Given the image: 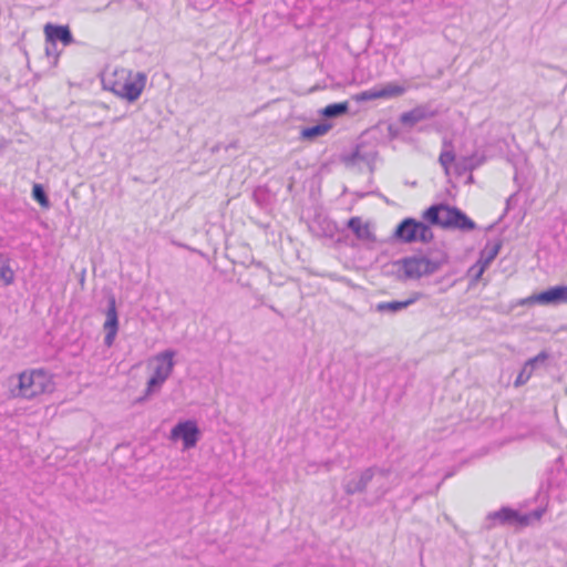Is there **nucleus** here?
Listing matches in <instances>:
<instances>
[{"mask_svg":"<svg viewBox=\"0 0 567 567\" xmlns=\"http://www.w3.org/2000/svg\"><path fill=\"white\" fill-rule=\"evenodd\" d=\"M543 514H544V509H536V511L532 512L530 514H528L529 515V520L532 518L539 519Z\"/></svg>","mask_w":567,"mask_h":567,"instance_id":"nucleus-32","label":"nucleus"},{"mask_svg":"<svg viewBox=\"0 0 567 567\" xmlns=\"http://www.w3.org/2000/svg\"><path fill=\"white\" fill-rule=\"evenodd\" d=\"M254 265L258 268L267 269L261 261L254 262Z\"/></svg>","mask_w":567,"mask_h":567,"instance_id":"nucleus-34","label":"nucleus"},{"mask_svg":"<svg viewBox=\"0 0 567 567\" xmlns=\"http://www.w3.org/2000/svg\"><path fill=\"white\" fill-rule=\"evenodd\" d=\"M455 153L452 150L441 152L439 163L443 167L445 175H450L451 165L455 164Z\"/></svg>","mask_w":567,"mask_h":567,"instance_id":"nucleus-24","label":"nucleus"},{"mask_svg":"<svg viewBox=\"0 0 567 567\" xmlns=\"http://www.w3.org/2000/svg\"><path fill=\"white\" fill-rule=\"evenodd\" d=\"M106 320L103 324L105 331L104 343L111 347L114 343L116 333L118 331V317L116 310V300L113 295L107 298V308L105 311Z\"/></svg>","mask_w":567,"mask_h":567,"instance_id":"nucleus-6","label":"nucleus"},{"mask_svg":"<svg viewBox=\"0 0 567 567\" xmlns=\"http://www.w3.org/2000/svg\"><path fill=\"white\" fill-rule=\"evenodd\" d=\"M163 383H164L163 381H161L152 375L150 378V380L147 381V386L144 391V394L142 396L137 398L135 400V403L136 404L144 403L148 399V396H151L153 393L157 392L161 389Z\"/></svg>","mask_w":567,"mask_h":567,"instance_id":"nucleus-21","label":"nucleus"},{"mask_svg":"<svg viewBox=\"0 0 567 567\" xmlns=\"http://www.w3.org/2000/svg\"><path fill=\"white\" fill-rule=\"evenodd\" d=\"M375 474V466L368 467L362 472L355 474L352 478L343 483V489L347 495H354L365 492L369 483Z\"/></svg>","mask_w":567,"mask_h":567,"instance_id":"nucleus-10","label":"nucleus"},{"mask_svg":"<svg viewBox=\"0 0 567 567\" xmlns=\"http://www.w3.org/2000/svg\"><path fill=\"white\" fill-rule=\"evenodd\" d=\"M503 240L496 239V240H488L485 245V247L480 252L478 262L484 265L485 267H488L492 261L496 258L499 250L502 249Z\"/></svg>","mask_w":567,"mask_h":567,"instance_id":"nucleus-17","label":"nucleus"},{"mask_svg":"<svg viewBox=\"0 0 567 567\" xmlns=\"http://www.w3.org/2000/svg\"><path fill=\"white\" fill-rule=\"evenodd\" d=\"M45 54L48 58H53V64H56L60 52L55 42H45Z\"/></svg>","mask_w":567,"mask_h":567,"instance_id":"nucleus-31","label":"nucleus"},{"mask_svg":"<svg viewBox=\"0 0 567 567\" xmlns=\"http://www.w3.org/2000/svg\"><path fill=\"white\" fill-rule=\"evenodd\" d=\"M333 228H336V226H332L331 228L329 227V236H332Z\"/></svg>","mask_w":567,"mask_h":567,"instance_id":"nucleus-37","label":"nucleus"},{"mask_svg":"<svg viewBox=\"0 0 567 567\" xmlns=\"http://www.w3.org/2000/svg\"><path fill=\"white\" fill-rule=\"evenodd\" d=\"M32 197L42 208H49L51 206L50 199L45 193L44 187L41 184H34L32 187Z\"/></svg>","mask_w":567,"mask_h":567,"instance_id":"nucleus-23","label":"nucleus"},{"mask_svg":"<svg viewBox=\"0 0 567 567\" xmlns=\"http://www.w3.org/2000/svg\"><path fill=\"white\" fill-rule=\"evenodd\" d=\"M485 155L478 153H473L470 156H463L455 162L454 173L457 176H462L467 172L472 173L474 169L480 167L485 162Z\"/></svg>","mask_w":567,"mask_h":567,"instance_id":"nucleus-13","label":"nucleus"},{"mask_svg":"<svg viewBox=\"0 0 567 567\" xmlns=\"http://www.w3.org/2000/svg\"><path fill=\"white\" fill-rule=\"evenodd\" d=\"M526 302H537L540 305H567V286H554L539 293H536Z\"/></svg>","mask_w":567,"mask_h":567,"instance_id":"nucleus-8","label":"nucleus"},{"mask_svg":"<svg viewBox=\"0 0 567 567\" xmlns=\"http://www.w3.org/2000/svg\"><path fill=\"white\" fill-rule=\"evenodd\" d=\"M349 112V103L347 101L332 103L319 111L320 115L326 118H336Z\"/></svg>","mask_w":567,"mask_h":567,"instance_id":"nucleus-19","label":"nucleus"},{"mask_svg":"<svg viewBox=\"0 0 567 567\" xmlns=\"http://www.w3.org/2000/svg\"><path fill=\"white\" fill-rule=\"evenodd\" d=\"M447 256L444 252L440 257L429 258L427 256H409L398 260L404 277L408 279H420L423 276H430L436 272L445 262Z\"/></svg>","mask_w":567,"mask_h":567,"instance_id":"nucleus-2","label":"nucleus"},{"mask_svg":"<svg viewBox=\"0 0 567 567\" xmlns=\"http://www.w3.org/2000/svg\"><path fill=\"white\" fill-rule=\"evenodd\" d=\"M486 519L498 522L503 525L526 526L529 524V515H522L518 511L509 507H502L499 511L489 513Z\"/></svg>","mask_w":567,"mask_h":567,"instance_id":"nucleus-9","label":"nucleus"},{"mask_svg":"<svg viewBox=\"0 0 567 567\" xmlns=\"http://www.w3.org/2000/svg\"><path fill=\"white\" fill-rule=\"evenodd\" d=\"M439 114L437 110L433 109L431 104H420L409 112L400 115V123L406 127H413L415 124L435 117Z\"/></svg>","mask_w":567,"mask_h":567,"instance_id":"nucleus-7","label":"nucleus"},{"mask_svg":"<svg viewBox=\"0 0 567 567\" xmlns=\"http://www.w3.org/2000/svg\"><path fill=\"white\" fill-rule=\"evenodd\" d=\"M421 297L420 292H414L413 296L404 301L393 300V301H385V302H379L375 307L377 311L379 312H391L396 313L409 306L413 305L419 298Z\"/></svg>","mask_w":567,"mask_h":567,"instance_id":"nucleus-16","label":"nucleus"},{"mask_svg":"<svg viewBox=\"0 0 567 567\" xmlns=\"http://www.w3.org/2000/svg\"><path fill=\"white\" fill-rule=\"evenodd\" d=\"M417 225L419 220H416L415 218H404L396 225L392 238L403 244H411L417 241Z\"/></svg>","mask_w":567,"mask_h":567,"instance_id":"nucleus-11","label":"nucleus"},{"mask_svg":"<svg viewBox=\"0 0 567 567\" xmlns=\"http://www.w3.org/2000/svg\"><path fill=\"white\" fill-rule=\"evenodd\" d=\"M332 128L329 122H321L313 126L303 127L300 131V140L312 142L319 136L326 135Z\"/></svg>","mask_w":567,"mask_h":567,"instance_id":"nucleus-18","label":"nucleus"},{"mask_svg":"<svg viewBox=\"0 0 567 567\" xmlns=\"http://www.w3.org/2000/svg\"><path fill=\"white\" fill-rule=\"evenodd\" d=\"M422 218L426 223L419 221L417 241L424 244L431 243L434 239L431 226L462 231H471L476 228V224L463 210L445 203L431 205L422 213Z\"/></svg>","mask_w":567,"mask_h":567,"instance_id":"nucleus-1","label":"nucleus"},{"mask_svg":"<svg viewBox=\"0 0 567 567\" xmlns=\"http://www.w3.org/2000/svg\"><path fill=\"white\" fill-rule=\"evenodd\" d=\"M54 383L43 369L22 372L19 375V394L25 399H32L42 393L52 392Z\"/></svg>","mask_w":567,"mask_h":567,"instance_id":"nucleus-3","label":"nucleus"},{"mask_svg":"<svg viewBox=\"0 0 567 567\" xmlns=\"http://www.w3.org/2000/svg\"><path fill=\"white\" fill-rule=\"evenodd\" d=\"M342 162L347 166H351V165L357 164L358 162H368V156H367V154H362L360 152V147L357 146L352 153L342 156Z\"/></svg>","mask_w":567,"mask_h":567,"instance_id":"nucleus-25","label":"nucleus"},{"mask_svg":"<svg viewBox=\"0 0 567 567\" xmlns=\"http://www.w3.org/2000/svg\"><path fill=\"white\" fill-rule=\"evenodd\" d=\"M199 436V427L197 423L192 420L178 422L171 431V439L182 440L185 450L194 447Z\"/></svg>","mask_w":567,"mask_h":567,"instance_id":"nucleus-5","label":"nucleus"},{"mask_svg":"<svg viewBox=\"0 0 567 567\" xmlns=\"http://www.w3.org/2000/svg\"><path fill=\"white\" fill-rule=\"evenodd\" d=\"M548 353L546 351L539 352L534 358L528 359L525 362L526 367H529V369L534 372V370L542 363H544L548 359Z\"/></svg>","mask_w":567,"mask_h":567,"instance_id":"nucleus-29","label":"nucleus"},{"mask_svg":"<svg viewBox=\"0 0 567 567\" xmlns=\"http://www.w3.org/2000/svg\"><path fill=\"white\" fill-rule=\"evenodd\" d=\"M45 42L59 41L64 45H69L74 42L72 32L68 25L53 24L51 22L44 25Z\"/></svg>","mask_w":567,"mask_h":567,"instance_id":"nucleus-12","label":"nucleus"},{"mask_svg":"<svg viewBox=\"0 0 567 567\" xmlns=\"http://www.w3.org/2000/svg\"><path fill=\"white\" fill-rule=\"evenodd\" d=\"M357 102H367L371 100L381 99L380 89L373 87L371 90L362 91L353 96Z\"/></svg>","mask_w":567,"mask_h":567,"instance_id":"nucleus-26","label":"nucleus"},{"mask_svg":"<svg viewBox=\"0 0 567 567\" xmlns=\"http://www.w3.org/2000/svg\"><path fill=\"white\" fill-rule=\"evenodd\" d=\"M347 227L354 234L357 239L368 243H375L377 237L374 233L370 229V225L362 224L361 217H351L348 223Z\"/></svg>","mask_w":567,"mask_h":567,"instance_id":"nucleus-15","label":"nucleus"},{"mask_svg":"<svg viewBox=\"0 0 567 567\" xmlns=\"http://www.w3.org/2000/svg\"><path fill=\"white\" fill-rule=\"evenodd\" d=\"M486 528L487 529L492 528V524L486 525Z\"/></svg>","mask_w":567,"mask_h":567,"instance_id":"nucleus-39","label":"nucleus"},{"mask_svg":"<svg viewBox=\"0 0 567 567\" xmlns=\"http://www.w3.org/2000/svg\"><path fill=\"white\" fill-rule=\"evenodd\" d=\"M474 183V177L472 174L468 175L467 179H466V184H472Z\"/></svg>","mask_w":567,"mask_h":567,"instance_id":"nucleus-35","label":"nucleus"},{"mask_svg":"<svg viewBox=\"0 0 567 567\" xmlns=\"http://www.w3.org/2000/svg\"><path fill=\"white\" fill-rule=\"evenodd\" d=\"M379 473L381 474L382 476H388L390 471L389 470H385V468H379V467H375V473Z\"/></svg>","mask_w":567,"mask_h":567,"instance_id":"nucleus-33","label":"nucleus"},{"mask_svg":"<svg viewBox=\"0 0 567 567\" xmlns=\"http://www.w3.org/2000/svg\"><path fill=\"white\" fill-rule=\"evenodd\" d=\"M406 92V86L389 82L380 87L381 99H392L403 95Z\"/></svg>","mask_w":567,"mask_h":567,"instance_id":"nucleus-20","label":"nucleus"},{"mask_svg":"<svg viewBox=\"0 0 567 567\" xmlns=\"http://www.w3.org/2000/svg\"><path fill=\"white\" fill-rule=\"evenodd\" d=\"M532 374H533V371L529 369V367H526L524 364L523 369L520 370L519 374L517 375V378L514 382V385L520 386V385L525 384L529 380Z\"/></svg>","mask_w":567,"mask_h":567,"instance_id":"nucleus-30","label":"nucleus"},{"mask_svg":"<svg viewBox=\"0 0 567 567\" xmlns=\"http://www.w3.org/2000/svg\"><path fill=\"white\" fill-rule=\"evenodd\" d=\"M146 74L144 72H137L135 73V75L132 78V74L130 73L128 78L125 80V82L123 83H115L113 86H112V91L123 97V99H126L128 102H134L136 101L144 87H145V84H146Z\"/></svg>","mask_w":567,"mask_h":567,"instance_id":"nucleus-4","label":"nucleus"},{"mask_svg":"<svg viewBox=\"0 0 567 567\" xmlns=\"http://www.w3.org/2000/svg\"><path fill=\"white\" fill-rule=\"evenodd\" d=\"M269 308L271 309V311H274L276 313H280L274 306H269Z\"/></svg>","mask_w":567,"mask_h":567,"instance_id":"nucleus-36","label":"nucleus"},{"mask_svg":"<svg viewBox=\"0 0 567 567\" xmlns=\"http://www.w3.org/2000/svg\"><path fill=\"white\" fill-rule=\"evenodd\" d=\"M487 267H485L484 265H482L481 262L476 261V264H474L470 269H468V276L471 277V284H476L481 278H482V275L484 274L485 269Z\"/></svg>","mask_w":567,"mask_h":567,"instance_id":"nucleus-28","label":"nucleus"},{"mask_svg":"<svg viewBox=\"0 0 567 567\" xmlns=\"http://www.w3.org/2000/svg\"><path fill=\"white\" fill-rule=\"evenodd\" d=\"M271 194L266 186H258L252 192V199L259 207H266L270 203Z\"/></svg>","mask_w":567,"mask_h":567,"instance_id":"nucleus-22","label":"nucleus"},{"mask_svg":"<svg viewBox=\"0 0 567 567\" xmlns=\"http://www.w3.org/2000/svg\"><path fill=\"white\" fill-rule=\"evenodd\" d=\"M173 357H174V351H172V350H165L164 352H161L156 357V360L159 361L161 363L156 367V369L153 373L154 378H156L163 382H165L169 378V375L173 372V368H174Z\"/></svg>","mask_w":567,"mask_h":567,"instance_id":"nucleus-14","label":"nucleus"},{"mask_svg":"<svg viewBox=\"0 0 567 567\" xmlns=\"http://www.w3.org/2000/svg\"><path fill=\"white\" fill-rule=\"evenodd\" d=\"M447 145L451 146L452 145L451 142H449V143L444 142V146H447Z\"/></svg>","mask_w":567,"mask_h":567,"instance_id":"nucleus-38","label":"nucleus"},{"mask_svg":"<svg viewBox=\"0 0 567 567\" xmlns=\"http://www.w3.org/2000/svg\"><path fill=\"white\" fill-rule=\"evenodd\" d=\"M1 281L4 286H10L14 282V272L8 262L0 267V282Z\"/></svg>","mask_w":567,"mask_h":567,"instance_id":"nucleus-27","label":"nucleus"}]
</instances>
